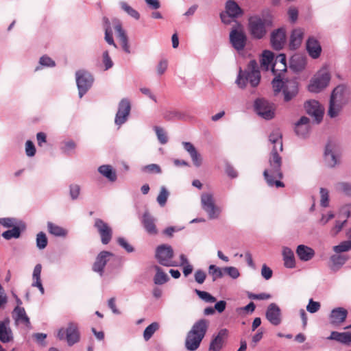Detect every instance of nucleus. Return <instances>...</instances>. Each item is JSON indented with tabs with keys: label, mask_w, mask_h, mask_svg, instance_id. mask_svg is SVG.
Returning a JSON list of instances; mask_svg holds the SVG:
<instances>
[{
	"label": "nucleus",
	"mask_w": 351,
	"mask_h": 351,
	"mask_svg": "<svg viewBox=\"0 0 351 351\" xmlns=\"http://www.w3.org/2000/svg\"><path fill=\"white\" fill-rule=\"evenodd\" d=\"M179 267H182V272L185 277L191 274L193 270V265L189 263L186 256L184 254L180 255Z\"/></svg>",
	"instance_id": "nucleus-44"
},
{
	"label": "nucleus",
	"mask_w": 351,
	"mask_h": 351,
	"mask_svg": "<svg viewBox=\"0 0 351 351\" xmlns=\"http://www.w3.org/2000/svg\"><path fill=\"white\" fill-rule=\"evenodd\" d=\"M56 66V62L53 60L50 57L45 55L40 58L39 60V65L37 66L34 71H38L42 69L43 67H54Z\"/></svg>",
	"instance_id": "nucleus-48"
},
{
	"label": "nucleus",
	"mask_w": 351,
	"mask_h": 351,
	"mask_svg": "<svg viewBox=\"0 0 351 351\" xmlns=\"http://www.w3.org/2000/svg\"><path fill=\"white\" fill-rule=\"evenodd\" d=\"M278 64H280V68H278L279 72H285L287 71L286 56L284 53H280L276 57L271 66L273 73H276V68L278 66Z\"/></svg>",
	"instance_id": "nucleus-43"
},
{
	"label": "nucleus",
	"mask_w": 351,
	"mask_h": 351,
	"mask_svg": "<svg viewBox=\"0 0 351 351\" xmlns=\"http://www.w3.org/2000/svg\"><path fill=\"white\" fill-rule=\"evenodd\" d=\"M332 250L336 254H341L343 252L351 250V245L348 241H341L339 245L332 247Z\"/></svg>",
	"instance_id": "nucleus-50"
},
{
	"label": "nucleus",
	"mask_w": 351,
	"mask_h": 351,
	"mask_svg": "<svg viewBox=\"0 0 351 351\" xmlns=\"http://www.w3.org/2000/svg\"><path fill=\"white\" fill-rule=\"evenodd\" d=\"M223 271L232 279H237L240 276L239 269L235 267H226L223 268Z\"/></svg>",
	"instance_id": "nucleus-62"
},
{
	"label": "nucleus",
	"mask_w": 351,
	"mask_h": 351,
	"mask_svg": "<svg viewBox=\"0 0 351 351\" xmlns=\"http://www.w3.org/2000/svg\"><path fill=\"white\" fill-rule=\"evenodd\" d=\"M156 271L153 281L156 285H162L169 280L168 275L162 270V269L157 265L153 266Z\"/></svg>",
	"instance_id": "nucleus-38"
},
{
	"label": "nucleus",
	"mask_w": 351,
	"mask_h": 351,
	"mask_svg": "<svg viewBox=\"0 0 351 351\" xmlns=\"http://www.w3.org/2000/svg\"><path fill=\"white\" fill-rule=\"evenodd\" d=\"M11 228L12 229L3 232L1 234L2 237L6 240L19 238L21 234L19 226L16 225Z\"/></svg>",
	"instance_id": "nucleus-46"
},
{
	"label": "nucleus",
	"mask_w": 351,
	"mask_h": 351,
	"mask_svg": "<svg viewBox=\"0 0 351 351\" xmlns=\"http://www.w3.org/2000/svg\"><path fill=\"white\" fill-rule=\"evenodd\" d=\"M271 84L274 95L282 93L285 102L294 99L299 92V84L296 79H284L278 75L273 79Z\"/></svg>",
	"instance_id": "nucleus-3"
},
{
	"label": "nucleus",
	"mask_w": 351,
	"mask_h": 351,
	"mask_svg": "<svg viewBox=\"0 0 351 351\" xmlns=\"http://www.w3.org/2000/svg\"><path fill=\"white\" fill-rule=\"evenodd\" d=\"M12 318L17 325H22L27 329L32 328L29 318L22 306H16L12 311Z\"/></svg>",
	"instance_id": "nucleus-24"
},
{
	"label": "nucleus",
	"mask_w": 351,
	"mask_h": 351,
	"mask_svg": "<svg viewBox=\"0 0 351 351\" xmlns=\"http://www.w3.org/2000/svg\"><path fill=\"white\" fill-rule=\"evenodd\" d=\"M95 226L100 234L101 243L104 245L108 244L112 238V228L101 219H95Z\"/></svg>",
	"instance_id": "nucleus-22"
},
{
	"label": "nucleus",
	"mask_w": 351,
	"mask_h": 351,
	"mask_svg": "<svg viewBox=\"0 0 351 351\" xmlns=\"http://www.w3.org/2000/svg\"><path fill=\"white\" fill-rule=\"evenodd\" d=\"M131 110L130 101L127 98L122 99L119 103L114 123L117 125L121 126L126 122Z\"/></svg>",
	"instance_id": "nucleus-15"
},
{
	"label": "nucleus",
	"mask_w": 351,
	"mask_h": 351,
	"mask_svg": "<svg viewBox=\"0 0 351 351\" xmlns=\"http://www.w3.org/2000/svg\"><path fill=\"white\" fill-rule=\"evenodd\" d=\"M269 143L271 145V152L269 158V168L263 172L264 178L269 186L283 187L284 184L280 180L282 178L281 171L282 158L280 152H282V133L278 128L274 129L269 136Z\"/></svg>",
	"instance_id": "nucleus-1"
},
{
	"label": "nucleus",
	"mask_w": 351,
	"mask_h": 351,
	"mask_svg": "<svg viewBox=\"0 0 351 351\" xmlns=\"http://www.w3.org/2000/svg\"><path fill=\"white\" fill-rule=\"evenodd\" d=\"M154 130L156 132L159 142L162 145L166 144L168 141V138L165 130L162 128L158 126H155Z\"/></svg>",
	"instance_id": "nucleus-58"
},
{
	"label": "nucleus",
	"mask_w": 351,
	"mask_h": 351,
	"mask_svg": "<svg viewBox=\"0 0 351 351\" xmlns=\"http://www.w3.org/2000/svg\"><path fill=\"white\" fill-rule=\"evenodd\" d=\"M195 292L199 296V298H201L206 302L213 303L216 302V298L206 291L195 289Z\"/></svg>",
	"instance_id": "nucleus-56"
},
{
	"label": "nucleus",
	"mask_w": 351,
	"mask_h": 351,
	"mask_svg": "<svg viewBox=\"0 0 351 351\" xmlns=\"http://www.w3.org/2000/svg\"><path fill=\"white\" fill-rule=\"evenodd\" d=\"M254 110L261 117L266 120L271 119L275 114L274 105L264 99H257L255 101Z\"/></svg>",
	"instance_id": "nucleus-13"
},
{
	"label": "nucleus",
	"mask_w": 351,
	"mask_h": 351,
	"mask_svg": "<svg viewBox=\"0 0 351 351\" xmlns=\"http://www.w3.org/2000/svg\"><path fill=\"white\" fill-rule=\"evenodd\" d=\"M267 319L274 326H278L282 322L281 310L276 303L268 305L265 312Z\"/></svg>",
	"instance_id": "nucleus-23"
},
{
	"label": "nucleus",
	"mask_w": 351,
	"mask_h": 351,
	"mask_svg": "<svg viewBox=\"0 0 351 351\" xmlns=\"http://www.w3.org/2000/svg\"><path fill=\"white\" fill-rule=\"evenodd\" d=\"M47 230L51 234L55 237H65L68 234L66 229L52 222L47 223Z\"/></svg>",
	"instance_id": "nucleus-41"
},
{
	"label": "nucleus",
	"mask_w": 351,
	"mask_h": 351,
	"mask_svg": "<svg viewBox=\"0 0 351 351\" xmlns=\"http://www.w3.org/2000/svg\"><path fill=\"white\" fill-rule=\"evenodd\" d=\"M304 107L308 114L315 118L316 123H319L323 118L324 108L315 100H310L305 103Z\"/></svg>",
	"instance_id": "nucleus-20"
},
{
	"label": "nucleus",
	"mask_w": 351,
	"mask_h": 351,
	"mask_svg": "<svg viewBox=\"0 0 351 351\" xmlns=\"http://www.w3.org/2000/svg\"><path fill=\"white\" fill-rule=\"evenodd\" d=\"M290 67L295 71H300L303 70L306 66V60L299 56H293L289 61Z\"/></svg>",
	"instance_id": "nucleus-39"
},
{
	"label": "nucleus",
	"mask_w": 351,
	"mask_h": 351,
	"mask_svg": "<svg viewBox=\"0 0 351 351\" xmlns=\"http://www.w3.org/2000/svg\"><path fill=\"white\" fill-rule=\"evenodd\" d=\"M286 43L287 34L284 27L276 29L271 32L270 43L274 49L276 51L282 49Z\"/></svg>",
	"instance_id": "nucleus-17"
},
{
	"label": "nucleus",
	"mask_w": 351,
	"mask_h": 351,
	"mask_svg": "<svg viewBox=\"0 0 351 351\" xmlns=\"http://www.w3.org/2000/svg\"><path fill=\"white\" fill-rule=\"evenodd\" d=\"M142 171L149 173H161V168L157 164H150L142 167Z\"/></svg>",
	"instance_id": "nucleus-61"
},
{
	"label": "nucleus",
	"mask_w": 351,
	"mask_h": 351,
	"mask_svg": "<svg viewBox=\"0 0 351 351\" xmlns=\"http://www.w3.org/2000/svg\"><path fill=\"white\" fill-rule=\"evenodd\" d=\"M173 247L168 244H162L156 248L155 258L158 263L165 267H178V263L173 260Z\"/></svg>",
	"instance_id": "nucleus-9"
},
{
	"label": "nucleus",
	"mask_w": 351,
	"mask_h": 351,
	"mask_svg": "<svg viewBox=\"0 0 351 351\" xmlns=\"http://www.w3.org/2000/svg\"><path fill=\"white\" fill-rule=\"evenodd\" d=\"M48 243V240L45 233L40 232L36 235V247L39 250L45 249Z\"/></svg>",
	"instance_id": "nucleus-53"
},
{
	"label": "nucleus",
	"mask_w": 351,
	"mask_h": 351,
	"mask_svg": "<svg viewBox=\"0 0 351 351\" xmlns=\"http://www.w3.org/2000/svg\"><path fill=\"white\" fill-rule=\"evenodd\" d=\"M324 160L327 166L330 167H334L339 162V152L336 145L332 143L326 145Z\"/></svg>",
	"instance_id": "nucleus-19"
},
{
	"label": "nucleus",
	"mask_w": 351,
	"mask_h": 351,
	"mask_svg": "<svg viewBox=\"0 0 351 351\" xmlns=\"http://www.w3.org/2000/svg\"><path fill=\"white\" fill-rule=\"evenodd\" d=\"M272 26L273 16L269 11L263 12L261 15L252 16L248 19L249 33L256 40L263 39Z\"/></svg>",
	"instance_id": "nucleus-2"
},
{
	"label": "nucleus",
	"mask_w": 351,
	"mask_h": 351,
	"mask_svg": "<svg viewBox=\"0 0 351 351\" xmlns=\"http://www.w3.org/2000/svg\"><path fill=\"white\" fill-rule=\"evenodd\" d=\"M330 80V72L327 66H323L311 78L308 90L311 93H319L328 85Z\"/></svg>",
	"instance_id": "nucleus-8"
},
{
	"label": "nucleus",
	"mask_w": 351,
	"mask_h": 351,
	"mask_svg": "<svg viewBox=\"0 0 351 351\" xmlns=\"http://www.w3.org/2000/svg\"><path fill=\"white\" fill-rule=\"evenodd\" d=\"M260 80L261 74L258 63L256 60H252L245 71H242L241 69H239L236 83L241 88H245L247 82L252 87H256L258 85Z\"/></svg>",
	"instance_id": "nucleus-5"
},
{
	"label": "nucleus",
	"mask_w": 351,
	"mask_h": 351,
	"mask_svg": "<svg viewBox=\"0 0 351 351\" xmlns=\"http://www.w3.org/2000/svg\"><path fill=\"white\" fill-rule=\"evenodd\" d=\"M114 255L108 251L101 252L96 257L95 261L93 265V271L97 273L101 277L104 276V267L108 262L112 260Z\"/></svg>",
	"instance_id": "nucleus-16"
},
{
	"label": "nucleus",
	"mask_w": 351,
	"mask_h": 351,
	"mask_svg": "<svg viewBox=\"0 0 351 351\" xmlns=\"http://www.w3.org/2000/svg\"><path fill=\"white\" fill-rule=\"evenodd\" d=\"M304 35V29L303 28L298 27L293 29L289 38V49L292 50L298 49L302 43Z\"/></svg>",
	"instance_id": "nucleus-26"
},
{
	"label": "nucleus",
	"mask_w": 351,
	"mask_h": 351,
	"mask_svg": "<svg viewBox=\"0 0 351 351\" xmlns=\"http://www.w3.org/2000/svg\"><path fill=\"white\" fill-rule=\"evenodd\" d=\"M229 38L232 47L237 51H241L245 47L247 36L240 25L232 27L230 32Z\"/></svg>",
	"instance_id": "nucleus-12"
},
{
	"label": "nucleus",
	"mask_w": 351,
	"mask_h": 351,
	"mask_svg": "<svg viewBox=\"0 0 351 351\" xmlns=\"http://www.w3.org/2000/svg\"><path fill=\"white\" fill-rule=\"evenodd\" d=\"M335 189L346 195H351V184L348 182H338L335 185Z\"/></svg>",
	"instance_id": "nucleus-54"
},
{
	"label": "nucleus",
	"mask_w": 351,
	"mask_h": 351,
	"mask_svg": "<svg viewBox=\"0 0 351 351\" xmlns=\"http://www.w3.org/2000/svg\"><path fill=\"white\" fill-rule=\"evenodd\" d=\"M98 172L108 181L114 182L117 179L115 169L110 165H103L98 167Z\"/></svg>",
	"instance_id": "nucleus-36"
},
{
	"label": "nucleus",
	"mask_w": 351,
	"mask_h": 351,
	"mask_svg": "<svg viewBox=\"0 0 351 351\" xmlns=\"http://www.w3.org/2000/svg\"><path fill=\"white\" fill-rule=\"evenodd\" d=\"M169 192L165 186H162L160 193L157 197V202L160 206H164L166 204L167 198L169 197Z\"/></svg>",
	"instance_id": "nucleus-57"
},
{
	"label": "nucleus",
	"mask_w": 351,
	"mask_h": 351,
	"mask_svg": "<svg viewBox=\"0 0 351 351\" xmlns=\"http://www.w3.org/2000/svg\"><path fill=\"white\" fill-rule=\"evenodd\" d=\"M229 336V331L226 328L220 329L217 333L213 334L209 345V351H220Z\"/></svg>",
	"instance_id": "nucleus-18"
},
{
	"label": "nucleus",
	"mask_w": 351,
	"mask_h": 351,
	"mask_svg": "<svg viewBox=\"0 0 351 351\" xmlns=\"http://www.w3.org/2000/svg\"><path fill=\"white\" fill-rule=\"evenodd\" d=\"M306 51L313 59L318 58L322 53V48L319 39L315 36H310L306 42Z\"/></svg>",
	"instance_id": "nucleus-21"
},
{
	"label": "nucleus",
	"mask_w": 351,
	"mask_h": 351,
	"mask_svg": "<svg viewBox=\"0 0 351 351\" xmlns=\"http://www.w3.org/2000/svg\"><path fill=\"white\" fill-rule=\"evenodd\" d=\"M119 5L121 10L125 12L129 16L135 20L140 19V13L136 10L130 6L127 2L121 1L119 3Z\"/></svg>",
	"instance_id": "nucleus-42"
},
{
	"label": "nucleus",
	"mask_w": 351,
	"mask_h": 351,
	"mask_svg": "<svg viewBox=\"0 0 351 351\" xmlns=\"http://www.w3.org/2000/svg\"><path fill=\"white\" fill-rule=\"evenodd\" d=\"M346 103L347 99L345 96L344 88L342 86L336 87L330 96L328 115L330 118L337 117Z\"/></svg>",
	"instance_id": "nucleus-6"
},
{
	"label": "nucleus",
	"mask_w": 351,
	"mask_h": 351,
	"mask_svg": "<svg viewBox=\"0 0 351 351\" xmlns=\"http://www.w3.org/2000/svg\"><path fill=\"white\" fill-rule=\"evenodd\" d=\"M274 57V53L271 51L268 50L264 51L260 60L261 66L264 69L268 70L270 65L273 63Z\"/></svg>",
	"instance_id": "nucleus-45"
},
{
	"label": "nucleus",
	"mask_w": 351,
	"mask_h": 351,
	"mask_svg": "<svg viewBox=\"0 0 351 351\" xmlns=\"http://www.w3.org/2000/svg\"><path fill=\"white\" fill-rule=\"evenodd\" d=\"M168 68V60L167 59H161L156 65V72L158 75H162Z\"/></svg>",
	"instance_id": "nucleus-63"
},
{
	"label": "nucleus",
	"mask_w": 351,
	"mask_h": 351,
	"mask_svg": "<svg viewBox=\"0 0 351 351\" xmlns=\"http://www.w3.org/2000/svg\"><path fill=\"white\" fill-rule=\"evenodd\" d=\"M320 204L323 207H327L329 204V192L326 189H320Z\"/></svg>",
	"instance_id": "nucleus-60"
},
{
	"label": "nucleus",
	"mask_w": 351,
	"mask_h": 351,
	"mask_svg": "<svg viewBox=\"0 0 351 351\" xmlns=\"http://www.w3.org/2000/svg\"><path fill=\"white\" fill-rule=\"evenodd\" d=\"M0 225L5 228H11L18 225V221L13 217H2L0 218Z\"/></svg>",
	"instance_id": "nucleus-55"
},
{
	"label": "nucleus",
	"mask_w": 351,
	"mask_h": 351,
	"mask_svg": "<svg viewBox=\"0 0 351 351\" xmlns=\"http://www.w3.org/2000/svg\"><path fill=\"white\" fill-rule=\"evenodd\" d=\"M309 122L310 120L308 117H302L295 123V132L298 136L304 138L308 134L310 130Z\"/></svg>",
	"instance_id": "nucleus-31"
},
{
	"label": "nucleus",
	"mask_w": 351,
	"mask_h": 351,
	"mask_svg": "<svg viewBox=\"0 0 351 351\" xmlns=\"http://www.w3.org/2000/svg\"><path fill=\"white\" fill-rule=\"evenodd\" d=\"M295 252L299 259L303 262L311 261L315 254L312 247L303 244L298 245Z\"/></svg>",
	"instance_id": "nucleus-30"
},
{
	"label": "nucleus",
	"mask_w": 351,
	"mask_h": 351,
	"mask_svg": "<svg viewBox=\"0 0 351 351\" xmlns=\"http://www.w3.org/2000/svg\"><path fill=\"white\" fill-rule=\"evenodd\" d=\"M158 328L159 324L157 322H153L146 327L143 332V338L145 341H147L149 340Z\"/></svg>",
	"instance_id": "nucleus-49"
},
{
	"label": "nucleus",
	"mask_w": 351,
	"mask_h": 351,
	"mask_svg": "<svg viewBox=\"0 0 351 351\" xmlns=\"http://www.w3.org/2000/svg\"><path fill=\"white\" fill-rule=\"evenodd\" d=\"M182 144L184 150L189 154L193 165L196 167H200L202 163V158L195 146L190 142H182Z\"/></svg>",
	"instance_id": "nucleus-28"
},
{
	"label": "nucleus",
	"mask_w": 351,
	"mask_h": 351,
	"mask_svg": "<svg viewBox=\"0 0 351 351\" xmlns=\"http://www.w3.org/2000/svg\"><path fill=\"white\" fill-rule=\"evenodd\" d=\"M114 29L117 33V36L119 38L122 49L127 53H130V46L128 44V37L123 29L122 28L121 23L119 21H114Z\"/></svg>",
	"instance_id": "nucleus-27"
},
{
	"label": "nucleus",
	"mask_w": 351,
	"mask_h": 351,
	"mask_svg": "<svg viewBox=\"0 0 351 351\" xmlns=\"http://www.w3.org/2000/svg\"><path fill=\"white\" fill-rule=\"evenodd\" d=\"M143 225L149 234H156L157 229L155 225V219L148 213L145 212L142 217Z\"/></svg>",
	"instance_id": "nucleus-34"
},
{
	"label": "nucleus",
	"mask_w": 351,
	"mask_h": 351,
	"mask_svg": "<svg viewBox=\"0 0 351 351\" xmlns=\"http://www.w3.org/2000/svg\"><path fill=\"white\" fill-rule=\"evenodd\" d=\"M13 340V334L8 322H0V341L9 343Z\"/></svg>",
	"instance_id": "nucleus-37"
},
{
	"label": "nucleus",
	"mask_w": 351,
	"mask_h": 351,
	"mask_svg": "<svg viewBox=\"0 0 351 351\" xmlns=\"http://www.w3.org/2000/svg\"><path fill=\"white\" fill-rule=\"evenodd\" d=\"M75 81L80 98H82L92 87L94 77L86 70H79L75 72Z\"/></svg>",
	"instance_id": "nucleus-10"
},
{
	"label": "nucleus",
	"mask_w": 351,
	"mask_h": 351,
	"mask_svg": "<svg viewBox=\"0 0 351 351\" xmlns=\"http://www.w3.org/2000/svg\"><path fill=\"white\" fill-rule=\"evenodd\" d=\"M76 147V143L73 140L66 139L62 141L60 149L64 154L70 156L75 152Z\"/></svg>",
	"instance_id": "nucleus-40"
},
{
	"label": "nucleus",
	"mask_w": 351,
	"mask_h": 351,
	"mask_svg": "<svg viewBox=\"0 0 351 351\" xmlns=\"http://www.w3.org/2000/svg\"><path fill=\"white\" fill-rule=\"evenodd\" d=\"M284 266L288 269L295 267V258L293 251L289 247H283L282 250Z\"/></svg>",
	"instance_id": "nucleus-33"
},
{
	"label": "nucleus",
	"mask_w": 351,
	"mask_h": 351,
	"mask_svg": "<svg viewBox=\"0 0 351 351\" xmlns=\"http://www.w3.org/2000/svg\"><path fill=\"white\" fill-rule=\"evenodd\" d=\"M101 62L104 71H108L114 66V62L109 55L108 51L107 50L102 53Z\"/></svg>",
	"instance_id": "nucleus-52"
},
{
	"label": "nucleus",
	"mask_w": 351,
	"mask_h": 351,
	"mask_svg": "<svg viewBox=\"0 0 351 351\" xmlns=\"http://www.w3.org/2000/svg\"><path fill=\"white\" fill-rule=\"evenodd\" d=\"M348 257L343 254H335L330 257L329 267L333 272H337L346 264Z\"/></svg>",
	"instance_id": "nucleus-29"
},
{
	"label": "nucleus",
	"mask_w": 351,
	"mask_h": 351,
	"mask_svg": "<svg viewBox=\"0 0 351 351\" xmlns=\"http://www.w3.org/2000/svg\"><path fill=\"white\" fill-rule=\"evenodd\" d=\"M321 308V304L315 302L313 299H310L306 306V311L310 313H317Z\"/></svg>",
	"instance_id": "nucleus-64"
},
{
	"label": "nucleus",
	"mask_w": 351,
	"mask_h": 351,
	"mask_svg": "<svg viewBox=\"0 0 351 351\" xmlns=\"http://www.w3.org/2000/svg\"><path fill=\"white\" fill-rule=\"evenodd\" d=\"M348 314V311L343 307L335 308L329 315L330 323L334 326H339L346 321Z\"/></svg>",
	"instance_id": "nucleus-25"
},
{
	"label": "nucleus",
	"mask_w": 351,
	"mask_h": 351,
	"mask_svg": "<svg viewBox=\"0 0 351 351\" xmlns=\"http://www.w3.org/2000/svg\"><path fill=\"white\" fill-rule=\"evenodd\" d=\"M113 29L108 22V20H106V24H105V40L107 42V43L110 45H112L114 47L117 48V46L115 44L114 39H113Z\"/></svg>",
	"instance_id": "nucleus-47"
},
{
	"label": "nucleus",
	"mask_w": 351,
	"mask_h": 351,
	"mask_svg": "<svg viewBox=\"0 0 351 351\" xmlns=\"http://www.w3.org/2000/svg\"><path fill=\"white\" fill-rule=\"evenodd\" d=\"M201 206L210 219H215L219 217L221 208L216 206L212 193H203L201 195Z\"/></svg>",
	"instance_id": "nucleus-11"
},
{
	"label": "nucleus",
	"mask_w": 351,
	"mask_h": 351,
	"mask_svg": "<svg viewBox=\"0 0 351 351\" xmlns=\"http://www.w3.org/2000/svg\"><path fill=\"white\" fill-rule=\"evenodd\" d=\"M57 337L60 340L65 339L69 346L80 342L81 334L79 324L74 321H69L66 328L58 330Z\"/></svg>",
	"instance_id": "nucleus-7"
},
{
	"label": "nucleus",
	"mask_w": 351,
	"mask_h": 351,
	"mask_svg": "<svg viewBox=\"0 0 351 351\" xmlns=\"http://www.w3.org/2000/svg\"><path fill=\"white\" fill-rule=\"evenodd\" d=\"M42 271V265L38 263L36 265L34 268L33 274H32V286L33 287H37L40 293L43 295L45 293V289L42 284L40 274Z\"/></svg>",
	"instance_id": "nucleus-35"
},
{
	"label": "nucleus",
	"mask_w": 351,
	"mask_h": 351,
	"mask_svg": "<svg viewBox=\"0 0 351 351\" xmlns=\"http://www.w3.org/2000/svg\"><path fill=\"white\" fill-rule=\"evenodd\" d=\"M223 269L215 265H210L208 267V273L213 277V280L215 281L218 278H221L223 276Z\"/></svg>",
	"instance_id": "nucleus-51"
},
{
	"label": "nucleus",
	"mask_w": 351,
	"mask_h": 351,
	"mask_svg": "<svg viewBox=\"0 0 351 351\" xmlns=\"http://www.w3.org/2000/svg\"><path fill=\"white\" fill-rule=\"evenodd\" d=\"M242 14V10L239 5L233 0H228L226 3V12L221 13L220 18L223 23L230 24L233 19Z\"/></svg>",
	"instance_id": "nucleus-14"
},
{
	"label": "nucleus",
	"mask_w": 351,
	"mask_h": 351,
	"mask_svg": "<svg viewBox=\"0 0 351 351\" xmlns=\"http://www.w3.org/2000/svg\"><path fill=\"white\" fill-rule=\"evenodd\" d=\"M328 340H334L344 345L351 344V332H337L332 331L330 336L327 337Z\"/></svg>",
	"instance_id": "nucleus-32"
},
{
	"label": "nucleus",
	"mask_w": 351,
	"mask_h": 351,
	"mask_svg": "<svg viewBox=\"0 0 351 351\" xmlns=\"http://www.w3.org/2000/svg\"><path fill=\"white\" fill-rule=\"evenodd\" d=\"M81 187L79 184H71L69 186V195L73 200L77 199L80 194Z\"/></svg>",
	"instance_id": "nucleus-59"
},
{
	"label": "nucleus",
	"mask_w": 351,
	"mask_h": 351,
	"mask_svg": "<svg viewBox=\"0 0 351 351\" xmlns=\"http://www.w3.org/2000/svg\"><path fill=\"white\" fill-rule=\"evenodd\" d=\"M209 326V322L200 319L195 322L188 332L185 339V347L189 351H195L200 346Z\"/></svg>",
	"instance_id": "nucleus-4"
}]
</instances>
